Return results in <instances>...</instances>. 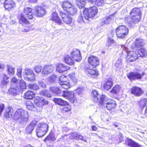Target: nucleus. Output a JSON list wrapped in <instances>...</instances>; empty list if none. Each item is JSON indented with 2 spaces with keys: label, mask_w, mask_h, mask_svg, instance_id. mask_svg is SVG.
Wrapping results in <instances>:
<instances>
[{
  "label": "nucleus",
  "mask_w": 147,
  "mask_h": 147,
  "mask_svg": "<svg viewBox=\"0 0 147 147\" xmlns=\"http://www.w3.org/2000/svg\"><path fill=\"white\" fill-rule=\"evenodd\" d=\"M24 111L21 109H18L14 113L12 119L13 121L20 120L21 122L24 121L26 118L24 116Z\"/></svg>",
  "instance_id": "1a4fd4ad"
},
{
  "label": "nucleus",
  "mask_w": 147,
  "mask_h": 147,
  "mask_svg": "<svg viewBox=\"0 0 147 147\" xmlns=\"http://www.w3.org/2000/svg\"><path fill=\"white\" fill-rule=\"evenodd\" d=\"M130 92L135 96L139 97L143 94L144 92L141 88L137 86H134L131 88Z\"/></svg>",
  "instance_id": "4468645a"
},
{
  "label": "nucleus",
  "mask_w": 147,
  "mask_h": 147,
  "mask_svg": "<svg viewBox=\"0 0 147 147\" xmlns=\"http://www.w3.org/2000/svg\"><path fill=\"white\" fill-rule=\"evenodd\" d=\"M68 76L73 82H75L76 81L77 79L75 76L74 72L69 74Z\"/></svg>",
  "instance_id": "de8ad7c7"
},
{
  "label": "nucleus",
  "mask_w": 147,
  "mask_h": 147,
  "mask_svg": "<svg viewBox=\"0 0 147 147\" xmlns=\"http://www.w3.org/2000/svg\"><path fill=\"white\" fill-rule=\"evenodd\" d=\"M115 40L112 38L108 37L107 40V46L108 47L111 46L112 45L115 43Z\"/></svg>",
  "instance_id": "49530a36"
},
{
  "label": "nucleus",
  "mask_w": 147,
  "mask_h": 147,
  "mask_svg": "<svg viewBox=\"0 0 147 147\" xmlns=\"http://www.w3.org/2000/svg\"><path fill=\"white\" fill-rule=\"evenodd\" d=\"M59 84L61 86V87L64 89L67 90L70 88L69 83L67 81L60 83Z\"/></svg>",
  "instance_id": "79ce46f5"
},
{
  "label": "nucleus",
  "mask_w": 147,
  "mask_h": 147,
  "mask_svg": "<svg viewBox=\"0 0 147 147\" xmlns=\"http://www.w3.org/2000/svg\"><path fill=\"white\" fill-rule=\"evenodd\" d=\"M138 103L140 108L141 109H143L147 104V98L141 99L138 101ZM145 113L147 114V105L145 109Z\"/></svg>",
  "instance_id": "c85d7f7f"
},
{
  "label": "nucleus",
  "mask_w": 147,
  "mask_h": 147,
  "mask_svg": "<svg viewBox=\"0 0 147 147\" xmlns=\"http://www.w3.org/2000/svg\"><path fill=\"white\" fill-rule=\"evenodd\" d=\"M34 69L35 71L38 73L43 70V67L40 66H37L35 67Z\"/></svg>",
  "instance_id": "864d4df0"
},
{
  "label": "nucleus",
  "mask_w": 147,
  "mask_h": 147,
  "mask_svg": "<svg viewBox=\"0 0 147 147\" xmlns=\"http://www.w3.org/2000/svg\"><path fill=\"white\" fill-rule=\"evenodd\" d=\"M105 107L108 110H112L115 109L116 105L115 101L113 99L109 98L107 99L105 103Z\"/></svg>",
  "instance_id": "aec40b11"
},
{
  "label": "nucleus",
  "mask_w": 147,
  "mask_h": 147,
  "mask_svg": "<svg viewBox=\"0 0 147 147\" xmlns=\"http://www.w3.org/2000/svg\"><path fill=\"white\" fill-rule=\"evenodd\" d=\"M49 90L55 94L57 95L61 93L60 90L57 87H52L49 88Z\"/></svg>",
  "instance_id": "58836bf2"
},
{
  "label": "nucleus",
  "mask_w": 147,
  "mask_h": 147,
  "mask_svg": "<svg viewBox=\"0 0 147 147\" xmlns=\"http://www.w3.org/2000/svg\"><path fill=\"white\" fill-rule=\"evenodd\" d=\"M88 2L94 4L98 6H102L104 3V0H87Z\"/></svg>",
  "instance_id": "e433bc0d"
},
{
  "label": "nucleus",
  "mask_w": 147,
  "mask_h": 147,
  "mask_svg": "<svg viewBox=\"0 0 147 147\" xmlns=\"http://www.w3.org/2000/svg\"><path fill=\"white\" fill-rule=\"evenodd\" d=\"M61 6L66 13L70 16H74L77 12V9L68 1H64L61 3Z\"/></svg>",
  "instance_id": "7ed1b4c3"
},
{
  "label": "nucleus",
  "mask_w": 147,
  "mask_h": 147,
  "mask_svg": "<svg viewBox=\"0 0 147 147\" xmlns=\"http://www.w3.org/2000/svg\"><path fill=\"white\" fill-rule=\"evenodd\" d=\"M70 68V67L62 63L58 64L56 66V70L60 73L64 72L69 69Z\"/></svg>",
  "instance_id": "5701e85b"
},
{
  "label": "nucleus",
  "mask_w": 147,
  "mask_h": 147,
  "mask_svg": "<svg viewBox=\"0 0 147 147\" xmlns=\"http://www.w3.org/2000/svg\"><path fill=\"white\" fill-rule=\"evenodd\" d=\"M53 70V67L50 65L45 66L43 67L42 73L44 74H48L51 72Z\"/></svg>",
  "instance_id": "4c0bfd02"
},
{
  "label": "nucleus",
  "mask_w": 147,
  "mask_h": 147,
  "mask_svg": "<svg viewBox=\"0 0 147 147\" xmlns=\"http://www.w3.org/2000/svg\"><path fill=\"white\" fill-rule=\"evenodd\" d=\"M70 55L74 60L77 61H80L82 59L80 51L78 49H75L71 52Z\"/></svg>",
  "instance_id": "412c9836"
},
{
  "label": "nucleus",
  "mask_w": 147,
  "mask_h": 147,
  "mask_svg": "<svg viewBox=\"0 0 147 147\" xmlns=\"http://www.w3.org/2000/svg\"><path fill=\"white\" fill-rule=\"evenodd\" d=\"M53 101L55 104H57L58 105L61 106H64L67 103V101L60 98H54L53 99Z\"/></svg>",
  "instance_id": "f704fd0d"
},
{
  "label": "nucleus",
  "mask_w": 147,
  "mask_h": 147,
  "mask_svg": "<svg viewBox=\"0 0 147 147\" xmlns=\"http://www.w3.org/2000/svg\"><path fill=\"white\" fill-rule=\"evenodd\" d=\"M121 89V86L119 84H117L113 87L110 92L113 94H118L120 91Z\"/></svg>",
  "instance_id": "473e14b6"
},
{
  "label": "nucleus",
  "mask_w": 147,
  "mask_h": 147,
  "mask_svg": "<svg viewBox=\"0 0 147 147\" xmlns=\"http://www.w3.org/2000/svg\"><path fill=\"white\" fill-rule=\"evenodd\" d=\"M113 85V79L111 78H109L105 81L102 86V87L104 90L108 91L111 89Z\"/></svg>",
  "instance_id": "4be33fe9"
},
{
  "label": "nucleus",
  "mask_w": 147,
  "mask_h": 147,
  "mask_svg": "<svg viewBox=\"0 0 147 147\" xmlns=\"http://www.w3.org/2000/svg\"><path fill=\"white\" fill-rule=\"evenodd\" d=\"M56 140L54 134L52 132H50L49 135L44 139L43 141L47 142V141L54 142Z\"/></svg>",
  "instance_id": "2f4dec72"
},
{
  "label": "nucleus",
  "mask_w": 147,
  "mask_h": 147,
  "mask_svg": "<svg viewBox=\"0 0 147 147\" xmlns=\"http://www.w3.org/2000/svg\"><path fill=\"white\" fill-rule=\"evenodd\" d=\"M115 31L117 38L123 39L128 35L129 29L125 26L120 25L117 27Z\"/></svg>",
  "instance_id": "39448f33"
},
{
  "label": "nucleus",
  "mask_w": 147,
  "mask_h": 147,
  "mask_svg": "<svg viewBox=\"0 0 147 147\" xmlns=\"http://www.w3.org/2000/svg\"><path fill=\"white\" fill-rule=\"evenodd\" d=\"M29 89L34 90H37L39 89L38 85L36 83L29 84L28 85Z\"/></svg>",
  "instance_id": "ea45409f"
},
{
  "label": "nucleus",
  "mask_w": 147,
  "mask_h": 147,
  "mask_svg": "<svg viewBox=\"0 0 147 147\" xmlns=\"http://www.w3.org/2000/svg\"><path fill=\"white\" fill-rule=\"evenodd\" d=\"M3 68V65L0 63V69Z\"/></svg>",
  "instance_id": "774afa93"
},
{
  "label": "nucleus",
  "mask_w": 147,
  "mask_h": 147,
  "mask_svg": "<svg viewBox=\"0 0 147 147\" xmlns=\"http://www.w3.org/2000/svg\"><path fill=\"white\" fill-rule=\"evenodd\" d=\"M70 138L71 139H74L76 140H80L86 142V140L84 137L79 134L76 133H72L71 134Z\"/></svg>",
  "instance_id": "cd10ccee"
},
{
  "label": "nucleus",
  "mask_w": 147,
  "mask_h": 147,
  "mask_svg": "<svg viewBox=\"0 0 147 147\" xmlns=\"http://www.w3.org/2000/svg\"><path fill=\"white\" fill-rule=\"evenodd\" d=\"M131 58L130 62H133L139 59L140 57H145L147 55V52L145 49L142 47L137 49L136 51H133L131 52Z\"/></svg>",
  "instance_id": "20e7f679"
},
{
  "label": "nucleus",
  "mask_w": 147,
  "mask_h": 147,
  "mask_svg": "<svg viewBox=\"0 0 147 147\" xmlns=\"http://www.w3.org/2000/svg\"><path fill=\"white\" fill-rule=\"evenodd\" d=\"M111 20V18L109 17H106L103 20V22L105 24H109Z\"/></svg>",
  "instance_id": "5fc2aeb1"
},
{
  "label": "nucleus",
  "mask_w": 147,
  "mask_h": 147,
  "mask_svg": "<svg viewBox=\"0 0 147 147\" xmlns=\"http://www.w3.org/2000/svg\"><path fill=\"white\" fill-rule=\"evenodd\" d=\"M63 107L60 109V111L62 113H71L72 107L67 102V103Z\"/></svg>",
  "instance_id": "c756f323"
},
{
  "label": "nucleus",
  "mask_w": 147,
  "mask_h": 147,
  "mask_svg": "<svg viewBox=\"0 0 147 147\" xmlns=\"http://www.w3.org/2000/svg\"><path fill=\"white\" fill-rule=\"evenodd\" d=\"M24 147H33L32 146H31L30 145H27L24 146Z\"/></svg>",
  "instance_id": "338daca9"
},
{
  "label": "nucleus",
  "mask_w": 147,
  "mask_h": 147,
  "mask_svg": "<svg viewBox=\"0 0 147 147\" xmlns=\"http://www.w3.org/2000/svg\"><path fill=\"white\" fill-rule=\"evenodd\" d=\"M29 1L31 3H36L37 1V0H29Z\"/></svg>",
  "instance_id": "0e129e2a"
},
{
  "label": "nucleus",
  "mask_w": 147,
  "mask_h": 147,
  "mask_svg": "<svg viewBox=\"0 0 147 147\" xmlns=\"http://www.w3.org/2000/svg\"><path fill=\"white\" fill-rule=\"evenodd\" d=\"M48 125L45 123H40L38 125L37 129L36 134L38 137H41L47 133L48 131Z\"/></svg>",
  "instance_id": "0eeeda50"
},
{
  "label": "nucleus",
  "mask_w": 147,
  "mask_h": 147,
  "mask_svg": "<svg viewBox=\"0 0 147 147\" xmlns=\"http://www.w3.org/2000/svg\"><path fill=\"white\" fill-rule=\"evenodd\" d=\"M59 14L62 20L66 24H70L72 23V19L70 15L62 11L59 12Z\"/></svg>",
  "instance_id": "f3484780"
},
{
  "label": "nucleus",
  "mask_w": 147,
  "mask_h": 147,
  "mask_svg": "<svg viewBox=\"0 0 147 147\" xmlns=\"http://www.w3.org/2000/svg\"><path fill=\"white\" fill-rule=\"evenodd\" d=\"M86 4V0H79L78 2L77 5L80 9H82L84 7Z\"/></svg>",
  "instance_id": "a19ab883"
},
{
  "label": "nucleus",
  "mask_w": 147,
  "mask_h": 147,
  "mask_svg": "<svg viewBox=\"0 0 147 147\" xmlns=\"http://www.w3.org/2000/svg\"><path fill=\"white\" fill-rule=\"evenodd\" d=\"M137 72H130L128 73L126 76L130 81L141 79L144 75L145 73L142 72L140 73V70L137 69Z\"/></svg>",
  "instance_id": "6e6552de"
},
{
  "label": "nucleus",
  "mask_w": 147,
  "mask_h": 147,
  "mask_svg": "<svg viewBox=\"0 0 147 147\" xmlns=\"http://www.w3.org/2000/svg\"><path fill=\"white\" fill-rule=\"evenodd\" d=\"M36 125L32 122H31L26 128V130L29 133H31L34 129V127Z\"/></svg>",
  "instance_id": "37998d69"
},
{
  "label": "nucleus",
  "mask_w": 147,
  "mask_h": 147,
  "mask_svg": "<svg viewBox=\"0 0 147 147\" xmlns=\"http://www.w3.org/2000/svg\"><path fill=\"white\" fill-rule=\"evenodd\" d=\"M134 45L136 48H140L145 45V42L144 39L138 38L135 39Z\"/></svg>",
  "instance_id": "393cba45"
},
{
  "label": "nucleus",
  "mask_w": 147,
  "mask_h": 147,
  "mask_svg": "<svg viewBox=\"0 0 147 147\" xmlns=\"http://www.w3.org/2000/svg\"><path fill=\"white\" fill-rule=\"evenodd\" d=\"M121 48L126 53V61L127 63H130L131 58L130 55H131V52L133 51H129L127 47L125 46L124 45H121Z\"/></svg>",
  "instance_id": "7c9ffc66"
},
{
  "label": "nucleus",
  "mask_w": 147,
  "mask_h": 147,
  "mask_svg": "<svg viewBox=\"0 0 147 147\" xmlns=\"http://www.w3.org/2000/svg\"><path fill=\"white\" fill-rule=\"evenodd\" d=\"M31 75H29L28 77H27V78L30 81H32L33 80L35 79V76L34 74V77H33Z\"/></svg>",
  "instance_id": "bf43d9fd"
},
{
  "label": "nucleus",
  "mask_w": 147,
  "mask_h": 147,
  "mask_svg": "<svg viewBox=\"0 0 147 147\" xmlns=\"http://www.w3.org/2000/svg\"><path fill=\"white\" fill-rule=\"evenodd\" d=\"M23 13L20 14L17 16V19L20 24L28 25L25 26L24 29L22 31V32H27L31 30V24L29 20H32L34 18V13L33 12V9L30 7H25L23 9Z\"/></svg>",
  "instance_id": "f257e3e1"
},
{
  "label": "nucleus",
  "mask_w": 147,
  "mask_h": 147,
  "mask_svg": "<svg viewBox=\"0 0 147 147\" xmlns=\"http://www.w3.org/2000/svg\"><path fill=\"white\" fill-rule=\"evenodd\" d=\"M14 113L13 108L10 106L7 107L6 109L3 114V117L7 119L13 118Z\"/></svg>",
  "instance_id": "a211bd4d"
},
{
  "label": "nucleus",
  "mask_w": 147,
  "mask_h": 147,
  "mask_svg": "<svg viewBox=\"0 0 147 147\" xmlns=\"http://www.w3.org/2000/svg\"><path fill=\"white\" fill-rule=\"evenodd\" d=\"M5 107L4 104H0V115H1L2 113L4 110Z\"/></svg>",
  "instance_id": "4d7b16f0"
},
{
  "label": "nucleus",
  "mask_w": 147,
  "mask_h": 147,
  "mask_svg": "<svg viewBox=\"0 0 147 147\" xmlns=\"http://www.w3.org/2000/svg\"><path fill=\"white\" fill-rule=\"evenodd\" d=\"M3 6L5 10L10 11L15 7L16 5L13 0H5L3 3Z\"/></svg>",
  "instance_id": "2eb2a0df"
},
{
  "label": "nucleus",
  "mask_w": 147,
  "mask_h": 147,
  "mask_svg": "<svg viewBox=\"0 0 147 147\" xmlns=\"http://www.w3.org/2000/svg\"><path fill=\"white\" fill-rule=\"evenodd\" d=\"M63 93L62 96L71 102L73 103L77 100V98L73 91H63Z\"/></svg>",
  "instance_id": "ddd939ff"
},
{
  "label": "nucleus",
  "mask_w": 147,
  "mask_h": 147,
  "mask_svg": "<svg viewBox=\"0 0 147 147\" xmlns=\"http://www.w3.org/2000/svg\"><path fill=\"white\" fill-rule=\"evenodd\" d=\"M91 128L93 131H96L97 129V127L94 125L92 126Z\"/></svg>",
  "instance_id": "e2e57ef3"
},
{
  "label": "nucleus",
  "mask_w": 147,
  "mask_h": 147,
  "mask_svg": "<svg viewBox=\"0 0 147 147\" xmlns=\"http://www.w3.org/2000/svg\"><path fill=\"white\" fill-rule=\"evenodd\" d=\"M34 102L36 105L39 107H42L49 103L48 100L39 96H37L34 98Z\"/></svg>",
  "instance_id": "f8f14e48"
},
{
  "label": "nucleus",
  "mask_w": 147,
  "mask_h": 147,
  "mask_svg": "<svg viewBox=\"0 0 147 147\" xmlns=\"http://www.w3.org/2000/svg\"><path fill=\"white\" fill-rule=\"evenodd\" d=\"M19 88H18L17 85L15 88L12 87L11 86L9 90V92L10 93L14 94H16V92L18 91L26 89V83L22 80H20L19 83Z\"/></svg>",
  "instance_id": "9b49d317"
},
{
  "label": "nucleus",
  "mask_w": 147,
  "mask_h": 147,
  "mask_svg": "<svg viewBox=\"0 0 147 147\" xmlns=\"http://www.w3.org/2000/svg\"><path fill=\"white\" fill-rule=\"evenodd\" d=\"M87 61L89 65L93 68H95L100 65V60L97 56L90 55L88 58Z\"/></svg>",
  "instance_id": "9d476101"
},
{
  "label": "nucleus",
  "mask_w": 147,
  "mask_h": 147,
  "mask_svg": "<svg viewBox=\"0 0 147 147\" xmlns=\"http://www.w3.org/2000/svg\"><path fill=\"white\" fill-rule=\"evenodd\" d=\"M35 96V93L32 91L27 90L24 95V98L25 99L32 100Z\"/></svg>",
  "instance_id": "a878e982"
},
{
  "label": "nucleus",
  "mask_w": 147,
  "mask_h": 147,
  "mask_svg": "<svg viewBox=\"0 0 147 147\" xmlns=\"http://www.w3.org/2000/svg\"><path fill=\"white\" fill-rule=\"evenodd\" d=\"M7 71L8 74H9L13 75L15 73L14 68L11 66H9L7 67Z\"/></svg>",
  "instance_id": "8fccbe9b"
},
{
  "label": "nucleus",
  "mask_w": 147,
  "mask_h": 147,
  "mask_svg": "<svg viewBox=\"0 0 147 147\" xmlns=\"http://www.w3.org/2000/svg\"><path fill=\"white\" fill-rule=\"evenodd\" d=\"M25 105L26 108L28 110L32 111L35 107L33 103L30 100H26L25 102Z\"/></svg>",
  "instance_id": "c9c22d12"
},
{
  "label": "nucleus",
  "mask_w": 147,
  "mask_h": 147,
  "mask_svg": "<svg viewBox=\"0 0 147 147\" xmlns=\"http://www.w3.org/2000/svg\"><path fill=\"white\" fill-rule=\"evenodd\" d=\"M127 144L129 147H142L141 145L131 139H127Z\"/></svg>",
  "instance_id": "72a5a7b5"
},
{
  "label": "nucleus",
  "mask_w": 147,
  "mask_h": 147,
  "mask_svg": "<svg viewBox=\"0 0 147 147\" xmlns=\"http://www.w3.org/2000/svg\"><path fill=\"white\" fill-rule=\"evenodd\" d=\"M40 94L41 95L48 98H51L52 96V94L49 93V92L46 90L41 91L40 92Z\"/></svg>",
  "instance_id": "c03bdc74"
},
{
  "label": "nucleus",
  "mask_w": 147,
  "mask_h": 147,
  "mask_svg": "<svg viewBox=\"0 0 147 147\" xmlns=\"http://www.w3.org/2000/svg\"><path fill=\"white\" fill-rule=\"evenodd\" d=\"M56 76H52L50 77V81L51 82H54L56 79Z\"/></svg>",
  "instance_id": "052dcab7"
},
{
  "label": "nucleus",
  "mask_w": 147,
  "mask_h": 147,
  "mask_svg": "<svg viewBox=\"0 0 147 147\" xmlns=\"http://www.w3.org/2000/svg\"><path fill=\"white\" fill-rule=\"evenodd\" d=\"M113 125L116 127H118L119 126V123L117 122H115L114 124Z\"/></svg>",
  "instance_id": "69168bd1"
},
{
  "label": "nucleus",
  "mask_w": 147,
  "mask_h": 147,
  "mask_svg": "<svg viewBox=\"0 0 147 147\" xmlns=\"http://www.w3.org/2000/svg\"><path fill=\"white\" fill-rule=\"evenodd\" d=\"M36 15L37 17H41L46 14V10L42 6H37L35 9Z\"/></svg>",
  "instance_id": "6ab92c4d"
},
{
  "label": "nucleus",
  "mask_w": 147,
  "mask_h": 147,
  "mask_svg": "<svg viewBox=\"0 0 147 147\" xmlns=\"http://www.w3.org/2000/svg\"><path fill=\"white\" fill-rule=\"evenodd\" d=\"M18 80L15 77L12 78L11 80V84H17Z\"/></svg>",
  "instance_id": "13d9d810"
},
{
  "label": "nucleus",
  "mask_w": 147,
  "mask_h": 147,
  "mask_svg": "<svg viewBox=\"0 0 147 147\" xmlns=\"http://www.w3.org/2000/svg\"><path fill=\"white\" fill-rule=\"evenodd\" d=\"M9 79V77L7 75H4L1 82L2 83L3 85L7 84L9 82V81L8 80Z\"/></svg>",
  "instance_id": "3c124183"
},
{
  "label": "nucleus",
  "mask_w": 147,
  "mask_h": 147,
  "mask_svg": "<svg viewBox=\"0 0 147 147\" xmlns=\"http://www.w3.org/2000/svg\"><path fill=\"white\" fill-rule=\"evenodd\" d=\"M25 74L27 76V77L28 76L31 75L32 76L34 77V72H33L30 69H27L26 70L25 72Z\"/></svg>",
  "instance_id": "6e6d98bb"
},
{
  "label": "nucleus",
  "mask_w": 147,
  "mask_h": 147,
  "mask_svg": "<svg viewBox=\"0 0 147 147\" xmlns=\"http://www.w3.org/2000/svg\"><path fill=\"white\" fill-rule=\"evenodd\" d=\"M16 75L17 76L20 78H22V71L20 70H19L17 71Z\"/></svg>",
  "instance_id": "680f3d73"
},
{
  "label": "nucleus",
  "mask_w": 147,
  "mask_h": 147,
  "mask_svg": "<svg viewBox=\"0 0 147 147\" xmlns=\"http://www.w3.org/2000/svg\"><path fill=\"white\" fill-rule=\"evenodd\" d=\"M131 16V22L134 24L138 22L142 17V12L140 9L138 8H133L130 13Z\"/></svg>",
  "instance_id": "423d86ee"
},
{
  "label": "nucleus",
  "mask_w": 147,
  "mask_h": 147,
  "mask_svg": "<svg viewBox=\"0 0 147 147\" xmlns=\"http://www.w3.org/2000/svg\"><path fill=\"white\" fill-rule=\"evenodd\" d=\"M50 20L59 25H61L63 24L62 20L56 11L52 13Z\"/></svg>",
  "instance_id": "dca6fc26"
},
{
  "label": "nucleus",
  "mask_w": 147,
  "mask_h": 147,
  "mask_svg": "<svg viewBox=\"0 0 147 147\" xmlns=\"http://www.w3.org/2000/svg\"><path fill=\"white\" fill-rule=\"evenodd\" d=\"M98 93L96 90H93L92 91L91 94L94 101L96 99L97 100L96 102L98 100V98H97V97L98 96Z\"/></svg>",
  "instance_id": "a18cd8bd"
},
{
  "label": "nucleus",
  "mask_w": 147,
  "mask_h": 147,
  "mask_svg": "<svg viewBox=\"0 0 147 147\" xmlns=\"http://www.w3.org/2000/svg\"><path fill=\"white\" fill-rule=\"evenodd\" d=\"M69 55H66L63 57V61L67 64L70 66H74L75 64V62L74 59L72 58Z\"/></svg>",
  "instance_id": "bb28decb"
},
{
  "label": "nucleus",
  "mask_w": 147,
  "mask_h": 147,
  "mask_svg": "<svg viewBox=\"0 0 147 147\" xmlns=\"http://www.w3.org/2000/svg\"><path fill=\"white\" fill-rule=\"evenodd\" d=\"M105 96L103 94L100 96V100L99 101V105H102L104 104V101L105 100Z\"/></svg>",
  "instance_id": "603ef678"
},
{
  "label": "nucleus",
  "mask_w": 147,
  "mask_h": 147,
  "mask_svg": "<svg viewBox=\"0 0 147 147\" xmlns=\"http://www.w3.org/2000/svg\"><path fill=\"white\" fill-rule=\"evenodd\" d=\"M98 12V8L95 5L89 7H85L83 10V15H81L78 17V22L79 23L83 22V18L89 21L90 19H92L97 14Z\"/></svg>",
  "instance_id": "f03ea898"
},
{
  "label": "nucleus",
  "mask_w": 147,
  "mask_h": 147,
  "mask_svg": "<svg viewBox=\"0 0 147 147\" xmlns=\"http://www.w3.org/2000/svg\"><path fill=\"white\" fill-rule=\"evenodd\" d=\"M85 70L86 73L94 78L97 77L99 74L97 69L91 68L90 67H87Z\"/></svg>",
  "instance_id": "b1692460"
},
{
  "label": "nucleus",
  "mask_w": 147,
  "mask_h": 147,
  "mask_svg": "<svg viewBox=\"0 0 147 147\" xmlns=\"http://www.w3.org/2000/svg\"><path fill=\"white\" fill-rule=\"evenodd\" d=\"M67 77L64 75H61L59 77V84L67 81Z\"/></svg>",
  "instance_id": "09e8293b"
}]
</instances>
